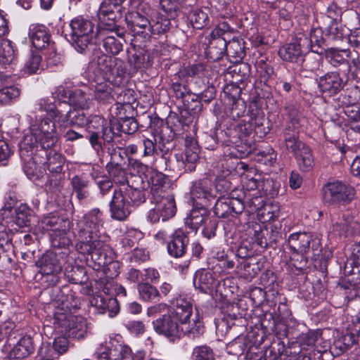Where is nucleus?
<instances>
[{
	"mask_svg": "<svg viewBox=\"0 0 360 360\" xmlns=\"http://www.w3.org/2000/svg\"><path fill=\"white\" fill-rule=\"evenodd\" d=\"M193 360H214L212 351L206 346L197 347L193 352Z\"/></svg>",
	"mask_w": 360,
	"mask_h": 360,
	"instance_id": "338daca9",
	"label": "nucleus"
},
{
	"mask_svg": "<svg viewBox=\"0 0 360 360\" xmlns=\"http://www.w3.org/2000/svg\"><path fill=\"white\" fill-rule=\"evenodd\" d=\"M319 86L322 92L333 95L342 88V79L338 73L330 72L320 78Z\"/></svg>",
	"mask_w": 360,
	"mask_h": 360,
	"instance_id": "c85d7f7f",
	"label": "nucleus"
},
{
	"mask_svg": "<svg viewBox=\"0 0 360 360\" xmlns=\"http://www.w3.org/2000/svg\"><path fill=\"white\" fill-rule=\"evenodd\" d=\"M29 37L37 49H45L51 44V36L44 25H32L29 30Z\"/></svg>",
	"mask_w": 360,
	"mask_h": 360,
	"instance_id": "393cba45",
	"label": "nucleus"
},
{
	"mask_svg": "<svg viewBox=\"0 0 360 360\" xmlns=\"http://www.w3.org/2000/svg\"><path fill=\"white\" fill-rule=\"evenodd\" d=\"M151 199H157L164 195L172 194L170 192L172 183L168 176L160 172H153L148 177Z\"/></svg>",
	"mask_w": 360,
	"mask_h": 360,
	"instance_id": "a211bd4d",
	"label": "nucleus"
},
{
	"mask_svg": "<svg viewBox=\"0 0 360 360\" xmlns=\"http://www.w3.org/2000/svg\"><path fill=\"white\" fill-rule=\"evenodd\" d=\"M123 188H133L135 190H147L149 188L148 177L141 175L131 176L127 180V185Z\"/></svg>",
	"mask_w": 360,
	"mask_h": 360,
	"instance_id": "6e6d98bb",
	"label": "nucleus"
},
{
	"mask_svg": "<svg viewBox=\"0 0 360 360\" xmlns=\"http://www.w3.org/2000/svg\"><path fill=\"white\" fill-rule=\"evenodd\" d=\"M217 43L223 46L221 49V53L225 49L227 55L235 58L236 61L242 60L245 56L243 46L238 39H233L227 43L226 39L223 38L220 39Z\"/></svg>",
	"mask_w": 360,
	"mask_h": 360,
	"instance_id": "f704fd0d",
	"label": "nucleus"
},
{
	"mask_svg": "<svg viewBox=\"0 0 360 360\" xmlns=\"http://www.w3.org/2000/svg\"><path fill=\"white\" fill-rule=\"evenodd\" d=\"M50 237L51 245L54 248H68L71 244V239L68 236L65 229H53V232L51 233Z\"/></svg>",
	"mask_w": 360,
	"mask_h": 360,
	"instance_id": "09e8293b",
	"label": "nucleus"
},
{
	"mask_svg": "<svg viewBox=\"0 0 360 360\" xmlns=\"http://www.w3.org/2000/svg\"><path fill=\"white\" fill-rule=\"evenodd\" d=\"M39 143L38 136L34 134V131H32L25 134L19 143V154L21 160H29L34 155L35 148L37 152Z\"/></svg>",
	"mask_w": 360,
	"mask_h": 360,
	"instance_id": "c756f323",
	"label": "nucleus"
},
{
	"mask_svg": "<svg viewBox=\"0 0 360 360\" xmlns=\"http://www.w3.org/2000/svg\"><path fill=\"white\" fill-rule=\"evenodd\" d=\"M69 27V41L77 52L84 53L93 44L96 36L94 23L89 19L77 16L70 21Z\"/></svg>",
	"mask_w": 360,
	"mask_h": 360,
	"instance_id": "f03ea898",
	"label": "nucleus"
},
{
	"mask_svg": "<svg viewBox=\"0 0 360 360\" xmlns=\"http://www.w3.org/2000/svg\"><path fill=\"white\" fill-rule=\"evenodd\" d=\"M77 249L83 254L91 255L92 260L100 266H104L112 264L115 266L116 263L112 262V258L108 256L112 250L103 241L98 238H92L91 241L82 243L78 241L76 245Z\"/></svg>",
	"mask_w": 360,
	"mask_h": 360,
	"instance_id": "423d86ee",
	"label": "nucleus"
},
{
	"mask_svg": "<svg viewBox=\"0 0 360 360\" xmlns=\"http://www.w3.org/2000/svg\"><path fill=\"white\" fill-rule=\"evenodd\" d=\"M89 181L86 177L76 175L72 178V190L76 193L77 198L79 202L86 200L89 196Z\"/></svg>",
	"mask_w": 360,
	"mask_h": 360,
	"instance_id": "58836bf2",
	"label": "nucleus"
},
{
	"mask_svg": "<svg viewBox=\"0 0 360 360\" xmlns=\"http://www.w3.org/2000/svg\"><path fill=\"white\" fill-rule=\"evenodd\" d=\"M41 272L44 275L52 276L51 282L53 285L59 281L58 274L62 271V262L58 255L54 253H48L41 259Z\"/></svg>",
	"mask_w": 360,
	"mask_h": 360,
	"instance_id": "aec40b11",
	"label": "nucleus"
},
{
	"mask_svg": "<svg viewBox=\"0 0 360 360\" xmlns=\"http://www.w3.org/2000/svg\"><path fill=\"white\" fill-rule=\"evenodd\" d=\"M238 264L236 266V272L240 277L247 280H252L260 271V266L255 258H245L241 257L237 259Z\"/></svg>",
	"mask_w": 360,
	"mask_h": 360,
	"instance_id": "a878e982",
	"label": "nucleus"
},
{
	"mask_svg": "<svg viewBox=\"0 0 360 360\" xmlns=\"http://www.w3.org/2000/svg\"><path fill=\"white\" fill-rule=\"evenodd\" d=\"M146 7H150L147 3L140 2L136 11L128 12L125 15V21L127 27L134 35L139 36L146 39L148 32L150 18L144 12Z\"/></svg>",
	"mask_w": 360,
	"mask_h": 360,
	"instance_id": "6e6552de",
	"label": "nucleus"
},
{
	"mask_svg": "<svg viewBox=\"0 0 360 360\" xmlns=\"http://www.w3.org/2000/svg\"><path fill=\"white\" fill-rule=\"evenodd\" d=\"M245 209L243 202L238 198H219L214 206V214L221 218L236 217Z\"/></svg>",
	"mask_w": 360,
	"mask_h": 360,
	"instance_id": "ddd939ff",
	"label": "nucleus"
},
{
	"mask_svg": "<svg viewBox=\"0 0 360 360\" xmlns=\"http://www.w3.org/2000/svg\"><path fill=\"white\" fill-rule=\"evenodd\" d=\"M155 331L174 342L183 335L181 325L171 314H164L153 322Z\"/></svg>",
	"mask_w": 360,
	"mask_h": 360,
	"instance_id": "9b49d317",
	"label": "nucleus"
},
{
	"mask_svg": "<svg viewBox=\"0 0 360 360\" xmlns=\"http://www.w3.org/2000/svg\"><path fill=\"white\" fill-rule=\"evenodd\" d=\"M276 160V153L272 148L258 153V161L266 166H272Z\"/></svg>",
	"mask_w": 360,
	"mask_h": 360,
	"instance_id": "69168bd1",
	"label": "nucleus"
},
{
	"mask_svg": "<svg viewBox=\"0 0 360 360\" xmlns=\"http://www.w3.org/2000/svg\"><path fill=\"white\" fill-rule=\"evenodd\" d=\"M234 29L231 27L226 22H219L212 30L211 35L214 39L217 38V42L223 35L233 32Z\"/></svg>",
	"mask_w": 360,
	"mask_h": 360,
	"instance_id": "774afa93",
	"label": "nucleus"
},
{
	"mask_svg": "<svg viewBox=\"0 0 360 360\" xmlns=\"http://www.w3.org/2000/svg\"><path fill=\"white\" fill-rule=\"evenodd\" d=\"M299 37L302 42V46L306 48L307 51L311 50L315 51L313 47L315 46H321L323 41L322 31L320 29H313L311 30L309 36L302 34Z\"/></svg>",
	"mask_w": 360,
	"mask_h": 360,
	"instance_id": "37998d69",
	"label": "nucleus"
},
{
	"mask_svg": "<svg viewBox=\"0 0 360 360\" xmlns=\"http://www.w3.org/2000/svg\"><path fill=\"white\" fill-rule=\"evenodd\" d=\"M109 206L111 217L118 221L125 220L131 212V202L122 188L114 191Z\"/></svg>",
	"mask_w": 360,
	"mask_h": 360,
	"instance_id": "f8f14e48",
	"label": "nucleus"
},
{
	"mask_svg": "<svg viewBox=\"0 0 360 360\" xmlns=\"http://www.w3.org/2000/svg\"><path fill=\"white\" fill-rule=\"evenodd\" d=\"M20 95V90L16 85H5L0 89V105H6L15 101Z\"/></svg>",
	"mask_w": 360,
	"mask_h": 360,
	"instance_id": "79ce46f5",
	"label": "nucleus"
},
{
	"mask_svg": "<svg viewBox=\"0 0 360 360\" xmlns=\"http://www.w3.org/2000/svg\"><path fill=\"white\" fill-rule=\"evenodd\" d=\"M15 223L19 227H27L30 225L32 210L26 205L21 204L15 209Z\"/></svg>",
	"mask_w": 360,
	"mask_h": 360,
	"instance_id": "8fccbe9b",
	"label": "nucleus"
},
{
	"mask_svg": "<svg viewBox=\"0 0 360 360\" xmlns=\"http://www.w3.org/2000/svg\"><path fill=\"white\" fill-rule=\"evenodd\" d=\"M143 9L141 8L142 11ZM144 9L146 15L150 18L146 39H149L153 34H162L170 30L172 23L169 17L157 12L151 7H146Z\"/></svg>",
	"mask_w": 360,
	"mask_h": 360,
	"instance_id": "4468645a",
	"label": "nucleus"
},
{
	"mask_svg": "<svg viewBox=\"0 0 360 360\" xmlns=\"http://www.w3.org/2000/svg\"><path fill=\"white\" fill-rule=\"evenodd\" d=\"M62 224H65V221L54 215L46 216L41 219L42 229L46 231H52V232L53 229L63 227Z\"/></svg>",
	"mask_w": 360,
	"mask_h": 360,
	"instance_id": "bf43d9fd",
	"label": "nucleus"
},
{
	"mask_svg": "<svg viewBox=\"0 0 360 360\" xmlns=\"http://www.w3.org/2000/svg\"><path fill=\"white\" fill-rule=\"evenodd\" d=\"M100 314L108 313L110 317L115 316L120 311V307L117 301L115 298L106 299L101 295L94 297L91 301Z\"/></svg>",
	"mask_w": 360,
	"mask_h": 360,
	"instance_id": "2f4dec72",
	"label": "nucleus"
},
{
	"mask_svg": "<svg viewBox=\"0 0 360 360\" xmlns=\"http://www.w3.org/2000/svg\"><path fill=\"white\" fill-rule=\"evenodd\" d=\"M94 98L103 103H110L113 99L112 88L107 82L97 81L95 86Z\"/></svg>",
	"mask_w": 360,
	"mask_h": 360,
	"instance_id": "de8ad7c7",
	"label": "nucleus"
},
{
	"mask_svg": "<svg viewBox=\"0 0 360 360\" xmlns=\"http://www.w3.org/2000/svg\"><path fill=\"white\" fill-rule=\"evenodd\" d=\"M30 129L39 137L40 148L51 149L58 141V133L56 124L49 118H44L39 122L31 125Z\"/></svg>",
	"mask_w": 360,
	"mask_h": 360,
	"instance_id": "1a4fd4ad",
	"label": "nucleus"
},
{
	"mask_svg": "<svg viewBox=\"0 0 360 360\" xmlns=\"http://www.w3.org/2000/svg\"><path fill=\"white\" fill-rule=\"evenodd\" d=\"M49 149L37 150L42 155L41 160L39 163L46 166L49 172L53 173H60L63 169V166L65 162V158L60 153L56 152L55 150Z\"/></svg>",
	"mask_w": 360,
	"mask_h": 360,
	"instance_id": "5701e85b",
	"label": "nucleus"
},
{
	"mask_svg": "<svg viewBox=\"0 0 360 360\" xmlns=\"http://www.w3.org/2000/svg\"><path fill=\"white\" fill-rule=\"evenodd\" d=\"M34 351L32 339L29 336L21 338L9 352L11 359H21L28 356Z\"/></svg>",
	"mask_w": 360,
	"mask_h": 360,
	"instance_id": "72a5a7b5",
	"label": "nucleus"
},
{
	"mask_svg": "<svg viewBox=\"0 0 360 360\" xmlns=\"http://www.w3.org/2000/svg\"><path fill=\"white\" fill-rule=\"evenodd\" d=\"M123 39H117L112 35L105 37L103 40V47L107 53L118 54L123 49Z\"/></svg>",
	"mask_w": 360,
	"mask_h": 360,
	"instance_id": "3c124183",
	"label": "nucleus"
},
{
	"mask_svg": "<svg viewBox=\"0 0 360 360\" xmlns=\"http://www.w3.org/2000/svg\"><path fill=\"white\" fill-rule=\"evenodd\" d=\"M206 206L193 208L185 219V224L193 231H197L209 217Z\"/></svg>",
	"mask_w": 360,
	"mask_h": 360,
	"instance_id": "473e14b6",
	"label": "nucleus"
},
{
	"mask_svg": "<svg viewBox=\"0 0 360 360\" xmlns=\"http://www.w3.org/2000/svg\"><path fill=\"white\" fill-rule=\"evenodd\" d=\"M189 240L187 234L181 229L176 230L167 244V251L173 257H181L186 252Z\"/></svg>",
	"mask_w": 360,
	"mask_h": 360,
	"instance_id": "412c9836",
	"label": "nucleus"
},
{
	"mask_svg": "<svg viewBox=\"0 0 360 360\" xmlns=\"http://www.w3.org/2000/svg\"><path fill=\"white\" fill-rule=\"evenodd\" d=\"M73 324L71 325L67 335L78 340L83 339L87 334L86 321L82 316L72 317Z\"/></svg>",
	"mask_w": 360,
	"mask_h": 360,
	"instance_id": "a19ab883",
	"label": "nucleus"
},
{
	"mask_svg": "<svg viewBox=\"0 0 360 360\" xmlns=\"http://www.w3.org/2000/svg\"><path fill=\"white\" fill-rule=\"evenodd\" d=\"M98 15L101 23L108 25L109 29H112L115 21L122 17V6L111 0H104L101 4Z\"/></svg>",
	"mask_w": 360,
	"mask_h": 360,
	"instance_id": "f3484780",
	"label": "nucleus"
},
{
	"mask_svg": "<svg viewBox=\"0 0 360 360\" xmlns=\"http://www.w3.org/2000/svg\"><path fill=\"white\" fill-rule=\"evenodd\" d=\"M15 58V49L11 41L3 39L0 44V63L6 66L11 64Z\"/></svg>",
	"mask_w": 360,
	"mask_h": 360,
	"instance_id": "c03bdc74",
	"label": "nucleus"
},
{
	"mask_svg": "<svg viewBox=\"0 0 360 360\" xmlns=\"http://www.w3.org/2000/svg\"><path fill=\"white\" fill-rule=\"evenodd\" d=\"M151 202L157 205L158 210L162 215L163 221L173 217L176 213V207L173 194L164 195L157 199H150Z\"/></svg>",
	"mask_w": 360,
	"mask_h": 360,
	"instance_id": "bb28decb",
	"label": "nucleus"
},
{
	"mask_svg": "<svg viewBox=\"0 0 360 360\" xmlns=\"http://www.w3.org/2000/svg\"><path fill=\"white\" fill-rule=\"evenodd\" d=\"M283 141L286 149L294 155L307 146L300 140L298 133L295 131H290V127L285 129Z\"/></svg>",
	"mask_w": 360,
	"mask_h": 360,
	"instance_id": "c9c22d12",
	"label": "nucleus"
},
{
	"mask_svg": "<svg viewBox=\"0 0 360 360\" xmlns=\"http://www.w3.org/2000/svg\"><path fill=\"white\" fill-rule=\"evenodd\" d=\"M214 283L213 274L210 271L201 270L195 274L193 278V285L195 288L200 289L201 291L206 292L210 289Z\"/></svg>",
	"mask_w": 360,
	"mask_h": 360,
	"instance_id": "ea45409f",
	"label": "nucleus"
},
{
	"mask_svg": "<svg viewBox=\"0 0 360 360\" xmlns=\"http://www.w3.org/2000/svg\"><path fill=\"white\" fill-rule=\"evenodd\" d=\"M217 333L221 336H224L229 331L232 326L234 325L233 319L231 316H224L215 323Z\"/></svg>",
	"mask_w": 360,
	"mask_h": 360,
	"instance_id": "e2e57ef3",
	"label": "nucleus"
},
{
	"mask_svg": "<svg viewBox=\"0 0 360 360\" xmlns=\"http://www.w3.org/2000/svg\"><path fill=\"white\" fill-rule=\"evenodd\" d=\"M353 195V188L341 181L329 182L323 188V199L330 204L349 201Z\"/></svg>",
	"mask_w": 360,
	"mask_h": 360,
	"instance_id": "9d476101",
	"label": "nucleus"
},
{
	"mask_svg": "<svg viewBox=\"0 0 360 360\" xmlns=\"http://www.w3.org/2000/svg\"><path fill=\"white\" fill-rule=\"evenodd\" d=\"M65 107H68V104L65 102H58L55 104L49 97L38 100L34 105L35 110L46 111L53 119L54 122L57 123L59 120L58 115H60L58 112L60 111V109H65Z\"/></svg>",
	"mask_w": 360,
	"mask_h": 360,
	"instance_id": "7c9ffc66",
	"label": "nucleus"
},
{
	"mask_svg": "<svg viewBox=\"0 0 360 360\" xmlns=\"http://www.w3.org/2000/svg\"><path fill=\"white\" fill-rule=\"evenodd\" d=\"M109 344L111 360H143V359L142 352L134 354L128 345L116 340H111Z\"/></svg>",
	"mask_w": 360,
	"mask_h": 360,
	"instance_id": "4be33fe9",
	"label": "nucleus"
},
{
	"mask_svg": "<svg viewBox=\"0 0 360 360\" xmlns=\"http://www.w3.org/2000/svg\"><path fill=\"white\" fill-rule=\"evenodd\" d=\"M172 306L171 314L175 317L181 323L185 324L189 319L193 313L192 304L185 298H177Z\"/></svg>",
	"mask_w": 360,
	"mask_h": 360,
	"instance_id": "cd10ccee",
	"label": "nucleus"
},
{
	"mask_svg": "<svg viewBox=\"0 0 360 360\" xmlns=\"http://www.w3.org/2000/svg\"><path fill=\"white\" fill-rule=\"evenodd\" d=\"M89 98L81 89H75L70 94L68 105H74L82 109L87 108Z\"/></svg>",
	"mask_w": 360,
	"mask_h": 360,
	"instance_id": "864d4df0",
	"label": "nucleus"
},
{
	"mask_svg": "<svg viewBox=\"0 0 360 360\" xmlns=\"http://www.w3.org/2000/svg\"><path fill=\"white\" fill-rule=\"evenodd\" d=\"M190 22L195 29H202L208 21L207 13L201 9H193L189 15Z\"/></svg>",
	"mask_w": 360,
	"mask_h": 360,
	"instance_id": "5fc2aeb1",
	"label": "nucleus"
},
{
	"mask_svg": "<svg viewBox=\"0 0 360 360\" xmlns=\"http://www.w3.org/2000/svg\"><path fill=\"white\" fill-rule=\"evenodd\" d=\"M60 115L58 124L60 127H68L72 125L84 127L87 125V129L90 133L89 136L92 134V131L89 130V124L92 121L93 117L90 120L83 112L72 110L71 106L65 107V109H60L58 112Z\"/></svg>",
	"mask_w": 360,
	"mask_h": 360,
	"instance_id": "dca6fc26",
	"label": "nucleus"
},
{
	"mask_svg": "<svg viewBox=\"0 0 360 360\" xmlns=\"http://www.w3.org/2000/svg\"><path fill=\"white\" fill-rule=\"evenodd\" d=\"M125 196L129 200L131 204H140L145 201V190H135L133 188H123Z\"/></svg>",
	"mask_w": 360,
	"mask_h": 360,
	"instance_id": "052dcab7",
	"label": "nucleus"
},
{
	"mask_svg": "<svg viewBox=\"0 0 360 360\" xmlns=\"http://www.w3.org/2000/svg\"><path fill=\"white\" fill-rule=\"evenodd\" d=\"M97 69L106 82L115 86L122 84L125 77L126 66L122 60L102 55L98 58Z\"/></svg>",
	"mask_w": 360,
	"mask_h": 360,
	"instance_id": "7ed1b4c3",
	"label": "nucleus"
},
{
	"mask_svg": "<svg viewBox=\"0 0 360 360\" xmlns=\"http://www.w3.org/2000/svg\"><path fill=\"white\" fill-rule=\"evenodd\" d=\"M103 224V215L98 208H94L85 214L84 226L78 232V241L86 243L92 238L100 237V228Z\"/></svg>",
	"mask_w": 360,
	"mask_h": 360,
	"instance_id": "0eeeda50",
	"label": "nucleus"
},
{
	"mask_svg": "<svg viewBox=\"0 0 360 360\" xmlns=\"http://www.w3.org/2000/svg\"><path fill=\"white\" fill-rule=\"evenodd\" d=\"M138 127L137 122L132 117H126L120 121L112 119L108 122L100 116H94L89 127L92 131L89 141L93 148L98 153L103 148L100 137L104 143H109L113 141L115 135L121 132L132 134L137 131Z\"/></svg>",
	"mask_w": 360,
	"mask_h": 360,
	"instance_id": "f257e3e1",
	"label": "nucleus"
},
{
	"mask_svg": "<svg viewBox=\"0 0 360 360\" xmlns=\"http://www.w3.org/2000/svg\"><path fill=\"white\" fill-rule=\"evenodd\" d=\"M312 236L306 232L291 233L288 239L290 250L295 252L304 255L309 252Z\"/></svg>",
	"mask_w": 360,
	"mask_h": 360,
	"instance_id": "b1692460",
	"label": "nucleus"
},
{
	"mask_svg": "<svg viewBox=\"0 0 360 360\" xmlns=\"http://www.w3.org/2000/svg\"><path fill=\"white\" fill-rule=\"evenodd\" d=\"M328 33L330 37L333 40H342L346 37L345 29L338 23V22H332L328 26Z\"/></svg>",
	"mask_w": 360,
	"mask_h": 360,
	"instance_id": "0e129e2a",
	"label": "nucleus"
},
{
	"mask_svg": "<svg viewBox=\"0 0 360 360\" xmlns=\"http://www.w3.org/2000/svg\"><path fill=\"white\" fill-rule=\"evenodd\" d=\"M42 158V155L37 152L34 155H32L30 159L21 160L23 162V169L30 179H34L38 177L37 174V165H40L39 161Z\"/></svg>",
	"mask_w": 360,
	"mask_h": 360,
	"instance_id": "a18cd8bd",
	"label": "nucleus"
},
{
	"mask_svg": "<svg viewBox=\"0 0 360 360\" xmlns=\"http://www.w3.org/2000/svg\"><path fill=\"white\" fill-rule=\"evenodd\" d=\"M78 308V300H72V296H68L65 300L56 308L53 314V328L58 333L66 335L73 324L75 316L72 313Z\"/></svg>",
	"mask_w": 360,
	"mask_h": 360,
	"instance_id": "39448f33",
	"label": "nucleus"
},
{
	"mask_svg": "<svg viewBox=\"0 0 360 360\" xmlns=\"http://www.w3.org/2000/svg\"><path fill=\"white\" fill-rule=\"evenodd\" d=\"M141 298L146 301H156L160 298V293L155 286L149 283H140L137 285Z\"/></svg>",
	"mask_w": 360,
	"mask_h": 360,
	"instance_id": "49530a36",
	"label": "nucleus"
},
{
	"mask_svg": "<svg viewBox=\"0 0 360 360\" xmlns=\"http://www.w3.org/2000/svg\"><path fill=\"white\" fill-rule=\"evenodd\" d=\"M299 37L288 44L282 46L278 50L279 56L285 61L300 63L304 61V52L307 51L302 46Z\"/></svg>",
	"mask_w": 360,
	"mask_h": 360,
	"instance_id": "6ab92c4d",
	"label": "nucleus"
},
{
	"mask_svg": "<svg viewBox=\"0 0 360 360\" xmlns=\"http://www.w3.org/2000/svg\"><path fill=\"white\" fill-rule=\"evenodd\" d=\"M228 184L224 179H219L214 188L211 179L205 177L199 179L193 184L191 195V198L202 206H209L212 200L217 197V192L226 191L227 188L223 190Z\"/></svg>",
	"mask_w": 360,
	"mask_h": 360,
	"instance_id": "20e7f679",
	"label": "nucleus"
},
{
	"mask_svg": "<svg viewBox=\"0 0 360 360\" xmlns=\"http://www.w3.org/2000/svg\"><path fill=\"white\" fill-rule=\"evenodd\" d=\"M248 345L244 336H238L227 345L229 354L234 356H240L247 349Z\"/></svg>",
	"mask_w": 360,
	"mask_h": 360,
	"instance_id": "603ef678",
	"label": "nucleus"
},
{
	"mask_svg": "<svg viewBox=\"0 0 360 360\" xmlns=\"http://www.w3.org/2000/svg\"><path fill=\"white\" fill-rule=\"evenodd\" d=\"M300 169L303 172H309L314 167V160L311 148L307 145L295 155Z\"/></svg>",
	"mask_w": 360,
	"mask_h": 360,
	"instance_id": "4c0bfd02",
	"label": "nucleus"
},
{
	"mask_svg": "<svg viewBox=\"0 0 360 360\" xmlns=\"http://www.w3.org/2000/svg\"><path fill=\"white\" fill-rule=\"evenodd\" d=\"M272 185V181L266 179L259 181L254 177L246 176L243 181V186L248 191H255L261 188V195H274L270 187Z\"/></svg>",
	"mask_w": 360,
	"mask_h": 360,
	"instance_id": "e433bc0d",
	"label": "nucleus"
},
{
	"mask_svg": "<svg viewBox=\"0 0 360 360\" xmlns=\"http://www.w3.org/2000/svg\"><path fill=\"white\" fill-rule=\"evenodd\" d=\"M41 61L39 55L32 53L24 65L23 71L28 75L36 73L39 68Z\"/></svg>",
	"mask_w": 360,
	"mask_h": 360,
	"instance_id": "680f3d73",
	"label": "nucleus"
},
{
	"mask_svg": "<svg viewBox=\"0 0 360 360\" xmlns=\"http://www.w3.org/2000/svg\"><path fill=\"white\" fill-rule=\"evenodd\" d=\"M142 237L143 233L141 231L135 229H129L122 238V244L125 248H131L134 247Z\"/></svg>",
	"mask_w": 360,
	"mask_h": 360,
	"instance_id": "4d7b16f0",
	"label": "nucleus"
},
{
	"mask_svg": "<svg viewBox=\"0 0 360 360\" xmlns=\"http://www.w3.org/2000/svg\"><path fill=\"white\" fill-rule=\"evenodd\" d=\"M199 148L195 140L191 139L186 141L185 154L175 155L179 169L191 172L195 169V165L199 158Z\"/></svg>",
	"mask_w": 360,
	"mask_h": 360,
	"instance_id": "2eb2a0df",
	"label": "nucleus"
},
{
	"mask_svg": "<svg viewBox=\"0 0 360 360\" xmlns=\"http://www.w3.org/2000/svg\"><path fill=\"white\" fill-rule=\"evenodd\" d=\"M183 335H186L190 338H195L203 333V327L200 321H194L191 325L186 322L181 325Z\"/></svg>",
	"mask_w": 360,
	"mask_h": 360,
	"instance_id": "13d9d810",
	"label": "nucleus"
}]
</instances>
